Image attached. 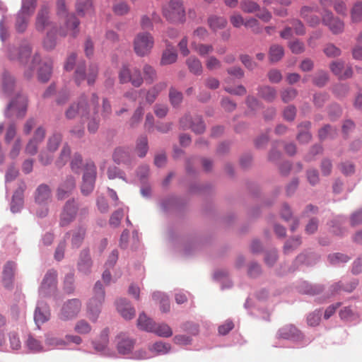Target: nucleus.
Masks as SVG:
<instances>
[{
  "instance_id": "50",
  "label": "nucleus",
  "mask_w": 362,
  "mask_h": 362,
  "mask_svg": "<svg viewBox=\"0 0 362 362\" xmlns=\"http://www.w3.org/2000/svg\"><path fill=\"white\" fill-rule=\"evenodd\" d=\"M108 329H104L100 336V343H95L94 347L97 351H103L108 344Z\"/></svg>"
},
{
  "instance_id": "20",
  "label": "nucleus",
  "mask_w": 362,
  "mask_h": 362,
  "mask_svg": "<svg viewBox=\"0 0 362 362\" xmlns=\"http://www.w3.org/2000/svg\"><path fill=\"white\" fill-rule=\"evenodd\" d=\"M31 53V48L28 44H25L19 49L13 48L9 52V58L11 60H18L21 63L27 62Z\"/></svg>"
},
{
  "instance_id": "52",
  "label": "nucleus",
  "mask_w": 362,
  "mask_h": 362,
  "mask_svg": "<svg viewBox=\"0 0 362 362\" xmlns=\"http://www.w3.org/2000/svg\"><path fill=\"white\" fill-rule=\"evenodd\" d=\"M43 46L47 50L53 49L56 46V38L54 32L50 30L47 33L46 37L43 41Z\"/></svg>"
},
{
  "instance_id": "1",
  "label": "nucleus",
  "mask_w": 362,
  "mask_h": 362,
  "mask_svg": "<svg viewBox=\"0 0 362 362\" xmlns=\"http://www.w3.org/2000/svg\"><path fill=\"white\" fill-rule=\"evenodd\" d=\"M99 98L95 93L91 94L88 100L84 95L78 99V102L73 103L65 112L68 119H74L79 115L81 117H87L88 130L90 133L94 134L98 129L100 119L98 118Z\"/></svg>"
},
{
  "instance_id": "21",
  "label": "nucleus",
  "mask_w": 362,
  "mask_h": 362,
  "mask_svg": "<svg viewBox=\"0 0 362 362\" xmlns=\"http://www.w3.org/2000/svg\"><path fill=\"white\" fill-rule=\"evenodd\" d=\"M117 310L125 320H131L135 316V310L126 299H119L116 303Z\"/></svg>"
},
{
  "instance_id": "16",
  "label": "nucleus",
  "mask_w": 362,
  "mask_h": 362,
  "mask_svg": "<svg viewBox=\"0 0 362 362\" xmlns=\"http://www.w3.org/2000/svg\"><path fill=\"white\" fill-rule=\"evenodd\" d=\"M112 158L116 163L127 166H130L134 161V158L130 151L123 147L115 148L112 154Z\"/></svg>"
},
{
  "instance_id": "51",
  "label": "nucleus",
  "mask_w": 362,
  "mask_h": 362,
  "mask_svg": "<svg viewBox=\"0 0 362 362\" xmlns=\"http://www.w3.org/2000/svg\"><path fill=\"white\" fill-rule=\"evenodd\" d=\"M144 107L140 104L139 106L134 111L132 117H131L129 120V125L132 127H136L141 120V118L144 115Z\"/></svg>"
},
{
  "instance_id": "4",
  "label": "nucleus",
  "mask_w": 362,
  "mask_h": 362,
  "mask_svg": "<svg viewBox=\"0 0 362 362\" xmlns=\"http://www.w3.org/2000/svg\"><path fill=\"white\" fill-rule=\"evenodd\" d=\"M93 292V296L88 303L87 310L88 318L95 322L99 316L101 305L105 299V291L100 282L95 283Z\"/></svg>"
},
{
  "instance_id": "55",
  "label": "nucleus",
  "mask_w": 362,
  "mask_h": 362,
  "mask_svg": "<svg viewBox=\"0 0 362 362\" xmlns=\"http://www.w3.org/2000/svg\"><path fill=\"white\" fill-rule=\"evenodd\" d=\"M14 86V79L8 74L4 73L3 76V89L5 93H9L13 90Z\"/></svg>"
},
{
  "instance_id": "33",
  "label": "nucleus",
  "mask_w": 362,
  "mask_h": 362,
  "mask_svg": "<svg viewBox=\"0 0 362 362\" xmlns=\"http://www.w3.org/2000/svg\"><path fill=\"white\" fill-rule=\"evenodd\" d=\"M52 74V64L50 62H44L40 66L38 71V80L46 83L49 81Z\"/></svg>"
},
{
  "instance_id": "39",
  "label": "nucleus",
  "mask_w": 362,
  "mask_h": 362,
  "mask_svg": "<svg viewBox=\"0 0 362 362\" xmlns=\"http://www.w3.org/2000/svg\"><path fill=\"white\" fill-rule=\"evenodd\" d=\"M153 298L155 300H159L160 303V310L163 313H167L170 310L169 299L163 293L157 291L153 293Z\"/></svg>"
},
{
  "instance_id": "29",
  "label": "nucleus",
  "mask_w": 362,
  "mask_h": 362,
  "mask_svg": "<svg viewBox=\"0 0 362 362\" xmlns=\"http://www.w3.org/2000/svg\"><path fill=\"white\" fill-rule=\"evenodd\" d=\"M192 49L199 56L204 57L213 52L214 47L210 44H203L192 40L191 43Z\"/></svg>"
},
{
  "instance_id": "6",
  "label": "nucleus",
  "mask_w": 362,
  "mask_h": 362,
  "mask_svg": "<svg viewBox=\"0 0 362 362\" xmlns=\"http://www.w3.org/2000/svg\"><path fill=\"white\" fill-rule=\"evenodd\" d=\"M154 45V40L149 33H139L134 40V49L140 57L148 55Z\"/></svg>"
},
{
  "instance_id": "15",
  "label": "nucleus",
  "mask_w": 362,
  "mask_h": 362,
  "mask_svg": "<svg viewBox=\"0 0 362 362\" xmlns=\"http://www.w3.org/2000/svg\"><path fill=\"white\" fill-rule=\"evenodd\" d=\"M322 23L324 25L328 26L331 32L334 35L339 34L344 31V22L338 18H334L329 11H325L322 15Z\"/></svg>"
},
{
  "instance_id": "64",
  "label": "nucleus",
  "mask_w": 362,
  "mask_h": 362,
  "mask_svg": "<svg viewBox=\"0 0 362 362\" xmlns=\"http://www.w3.org/2000/svg\"><path fill=\"white\" fill-rule=\"evenodd\" d=\"M208 31L204 27H199L192 33V40H204L208 37Z\"/></svg>"
},
{
  "instance_id": "62",
  "label": "nucleus",
  "mask_w": 362,
  "mask_h": 362,
  "mask_svg": "<svg viewBox=\"0 0 362 362\" xmlns=\"http://www.w3.org/2000/svg\"><path fill=\"white\" fill-rule=\"evenodd\" d=\"M29 16L19 13L16 20V29L18 32H23L27 26Z\"/></svg>"
},
{
  "instance_id": "2",
  "label": "nucleus",
  "mask_w": 362,
  "mask_h": 362,
  "mask_svg": "<svg viewBox=\"0 0 362 362\" xmlns=\"http://www.w3.org/2000/svg\"><path fill=\"white\" fill-rule=\"evenodd\" d=\"M57 13L59 17L64 18L65 19V25L59 28L58 31L59 35L62 37H66L69 35L73 37H76L79 32L78 26L80 22L74 14H69L67 13L64 0L57 1Z\"/></svg>"
},
{
  "instance_id": "37",
  "label": "nucleus",
  "mask_w": 362,
  "mask_h": 362,
  "mask_svg": "<svg viewBox=\"0 0 362 362\" xmlns=\"http://www.w3.org/2000/svg\"><path fill=\"white\" fill-rule=\"evenodd\" d=\"M284 54L283 47L278 45H273L270 47L269 56L272 62H276L279 61Z\"/></svg>"
},
{
  "instance_id": "57",
  "label": "nucleus",
  "mask_w": 362,
  "mask_h": 362,
  "mask_svg": "<svg viewBox=\"0 0 362 362\" xmlns=\"http://www.w3.org/2000/svg\"><path fill=\"white\" fill-rule=\"evenodd\" d=\"M40 62V56L37 54H35L33 57L30 64L28 66V68L24 71V76L26 78L30 79L33 76L35 66Z\"/></svg>"
},
{
  "instance_id": "12",
  "label": "nucleus",
  "mask_w": 362,
  "mask_h": 362,
  "mask_svg": "<svg viewBox=\"0 0 362 362\" xmlns=\"http://www.w3.org/2000/svg\"><path fill=\"white\" fill-rule=\"evenodd\" d=\"M78 209V206L74 199L67 201L61 214L60 226H66L71 223L75 219Z\"/></svg>"
},
{
  "instance_id": "36",
  "label": "nucleus",
  "mask_w": 362,
  "mask_h": 362,
  "mask_svg": "<svg viewBox=\"0 0 362 362\" xmlns=\"http://www.w3.org/2000/svg\"><path fill=\"white\" fill-rule=\"evenodd\" d=\"M49 311L46 307L40 308L37 306L35 309L34 319L37 325L43 324L49 320Z\"/></svg>"
},
{
  "instance_id": "10",
  "label": "nucleus",
  "mask_w": 362,
  "mask_h": 362,
  "mask_svg": "<svg viewBox=\"0 0 362 362\" xmlns=\"http://www.w3.org/2000/svg\"><path fill=\"white\" fill-rule=\"evenodd\" d=\"M98 68L95 64H90L86 71L82 65H78L75 71L74 79L77 85H79L81 81L85 79L87 80L88 85H92L95 83L98 76Z\"/></svg>"
},
{
  "instance_id": "34",
  "label": "nucleus",
  "mask_w": 362,
  "mask_h": 362,
  "mask_svg": "<svg viewBox=\"0 0 362 362\" xmlns=\"http://www.w3.org/2000/svg\"><path fill=\"white\" fill-rule=\"evenodd\" d=\"M148 150V139L146 136H141L136 141L135 151L137 155L143 158Z\"/></svg>"
},
{
  "instance_id": "58",
  "label": "nucleus",
  "mask_w": 362,
  "mask_h": 362,
  "mask_svg": "<svg viewBox=\"0 0 362 362\" xmlns=\"http://www.w3.org/2000/svg\"><path fill=\"white\" fill-rule=\"evenodd\" d=\"M291 24L294 32L298 35H303L305 33V28L303 23L298 19H291L288 21Z\"/></svg>"
},
{
  "instance_id": "40",
  "label": "nucleus",
  "mask_w": 362,
  "mask_h": 362,
  "mask_svg": "<svg viewBox=\"0 0 362 362\" xmlns=\"http://www.w3.org/2000/svg\"><path fill=\"white\" fill-rule=\"evenodd\" d=\"M351 18L353 23L362 21V1L355 3L351 10Z\"/></svg>"
},
{
  "instance_id": "43",
  "label": "nucleus",
  "mask_w": 362,
  "mask_h": 362,
  "mask_svg": "<svg viewBox=\"0 0 362 362\" xmlns=\"http://www.w3.org/2000/svg\"><path fill=\"white\" fill-rule=\"evenodd\" d=\"M240 8L245 13H252L259 10V6L251 0H244L240 2Z\"/></svg>"
},
{
  "instance_id": "11",
  "label": "nucleus",
  "mask_w": 362,
  "mask_h": 362,
  "mask_svg": "<svg viewBox=\"0 0 362 362\" xmlns=\"http://www.w3.org/2000/svg\"><path fill=\"white\" fill-rule=\"evenodd\" d=\"M57 272L54 270H49L42 282L39 292L43 296L54 293L57 288Z\"/></svg>"
},
{
  "instance_id": "54",
  "label": "nucleus",
  "mask_w": 362,
  "mask_h": 362,
  "mask_svg": "<svg viewBox=\"0 0 362 362\" xmlns=\"http://www.w3.org/2000/svg\"><path fill=\"white\" fill-rule=\"evenodd\" d=\"M28 348L34 352H39L43 351V347L37 339L33 338L32 336H29L26 341Z\"/></svg>"
},
{
  "instance_id": "48",
  "label": "nucleus",
  "mask_w": 362,
  "mask_h": 362,
  "mask_svg": "<svg viewBox=\"0 0 362 362\" xmlns=\"http://www.w3.org/2000/svg\"><path fill=\"white\" fill-rule=\"evenodd\" d=\"M144 79L147 83H152L157 78L156 70L150 65L146 64L143 68Z\"/></svg>"
},
{
  "instance_id": "56",
  "label": "nucleus",
  "mask_w": 362,
  "mask_h": 362,
  "mask_svg": "<svg viewBox=\"0 0 362 362\" xmlns=\"http://www.w3.org/2000/svg\"><path fill=\"white\" fill-rule=\"evenodd\" d=\"M329 68L331 71L339 78L342 76V71L344 68V62L341 60L332 62Z\"/></svg>"
},
{
  "instance_id": "53",
  "label": "nucleus",
  "mask_w": 362,
  "mask_h": 362,
  "mask_svg": "<svg viewBox=\"0 0 362 362\" xmlns=\"http://www.w3.org/2000/svg\"><path fill=\"white\" fill-rule=\"evenodd\" d=\"M69 238V234L66 233L63 241L60 242L55 250L54 258L57 261H60L64 258V250L66 247V240Z\"/></svg>"
},
{
  "instance_id": "41",
  "label": "nucleus",
  "mask_w": 362,
  "mask_h": 362,
  "mask_svg": "<svg viewBox=\"0 0 362 362\" xmlns=\"http://www.w3.org/2000/svg\"><path fill=\"white\" fill-rule=\"evenodd\" d=\"M322 287L321 286H313L307 282H303L300 288V292L309 294V295H315L320 293L322 291Z\"/></svg>"
},
{
  "instance_id": "24",
  "label": "nucleus",
  "mask_w": 362,
  "mask_h": 362,
  "mask_svg": "<svg viewBox=\"0 0 362 362\" xmlns=\"http://www.w3.org/2000/svg\"><path fill=\"white\" fill-rule=\"evenodd\" d=\"M168 86V83L165 81H160L146 92V102L151 105L156 100L158 95L164 90Z\"/></svg>"
},
{
  "instance_id": "22",
  "label": "nucleus",
  "mask_w": 362,
  "mask_h": 362,
  "mask_svg": "<svg viewBox=\"0 0 362 362\" xmlns=\"http://www.w3.org/2000/svg\"><path fill=\"white\" fill-rule=\"evenodd\" d=\"M91 267L92 260L89 252L87 250H83L78 262V270L83 274H88L90 272Z\"/></svg>"
},
{
  "instance_id": "13",
  "label": "nucleus",
  "mask_w": 362,
  "mask_h": 362,
  "mask_svg": "<svg viewBox=\"0 0 362 362\" xmlns=\"http://www.w3.org/2000/svg\"><path fill=\"white\" fill-rule=\"evenodd\" d=\"M27 97L23 94L17 95L16 98L13 100L7 107V112H13L17 117H23L27 110Z\"/></svg>"
},
{
  "instance_id": "31",
  "label": "nucleus",
  "mask_w": 362,
  "mask_h": 362,
  "mask_svg": "<svg viewBox=\"0 0 362 362\" xmlns=\"http://www.w3.org/2000/svg\"><path fill=\"white\" fill-rule=\"evenodd\" d=\"M186 64L189 71L194 75L199 76L203 71V67L200 60L196 57H190L187 61Z\"/></svg>"
},
{
  "instance_id": "63",
  "label": "nucleus",
  "mask_w": 362,
  "mask_h": 362,
  "mask_svg": "<svg viewBox=\"0 0 362 362\" xmlns=\"http://www.w3.org/2000/svg\"><path fill=\"white\" fill-rule=\"evenodd\" d=\"M74 274L73 272L67 274L64 279V290L68 293H71L74 291Z\"/></svg>"
},
{
  "instance_id": "32",
  "label": "nucleus",
  "mask_w": 362,
  "mask_h": 362,
  "mask_svg": "<svg viewBox=\"0 0 362 362\" xmlns=\"http://www.w3.org/2000/svg\"><path fill=\"white\" fill-rule=\"evenodd\" d=\"M258 95L264 100L272 102L276 97V91L272 87L264 86L258 88Z\"/></svg>"
},
{
  "instance_id": "18",
  "label": "nucleus",
  "mask_w": 362,
  "mask_h": 362,
  "mask_svg": "<svg viewBox=\"0 0 362 362\" xmlns=\"http://www.w3.org/2000/svg\"><path fill=\"white\" fill-rule=\"evenodd\" d=\"M135 341L124 333L117 337V348L119 354L125 355L129 354L134 348Z\"/></svg>"
},
{
  "instance_id": "3",
  "label": "nucleus",
  "mask_w": 362,
  "mask_h": 362,
  "mask_svg": "<svg viewBox=\"0 0 362 362\" xmlns=\"http://www.w3.org/2000/svg\"><path fill=\"white\" fill-rule=\"evenodd\" d=\"M137 327L141 330L153 332L162 337H169L173 334V331L168 325H156L153 320L148 317L144 313L139 315L137 320Z\"/></svg>"
},
{
  "instance_id": "38",
  "label": "nucleus",
  "mask_w": 362,
  "mask_h": 362,
  "mask_svg": "<svg viewBox=\"0 0 362 362\" xmlns=\"http://www.w3.org/2000/svg\"><path fill=\"white\" fill-rule=\"evenodd\" d=\"M310 126L309 122H305L299 126V133L298 134V139L300 142H308L311 139L310 134L307 131Z\"/></svg>"
},
{
  "instance_id": "44",
  "label": "nucleus",
  "mask_w": 362,
  "mask_h": 362,
  "mask_svg": "<svg viewBox=\"0 0 362 362\" xmlns=\"http://www.w3.org/2000/svg\"><path fill=\"white\" fill-rule=\"evenodd\" d=\"M177 57L176 52L173 49L168 48L163 54L161 64L164 65L170 64L176 61Z\"/></svg>"
},
{
  "instance_id": "60",
  "label": "nucleus",
  "mask_w": 362,
  "mask_h": 362,
  "mask_svg": "<svg viewBox=\"0 0 362 362\" xmlns=\"http://www.w3.org/2000/svg\"><path fill=\"white\" fill-rule=\"evenodd\" d=\"M124 216V212L122 209H117L114 211L110 218V224L114 227H117L119 225L121 220Z\"/></svg>"
},
{
  "instance_id": "26",
  "label": "nucleus",
  "mask_w": 362,
  "mask_h": 362,
  "mask_svg": "<svg viewBox=\"0 0 362 362\" xmlns=\"http://www.w3.org/2000/svg\"><path fill=\"white\" fill-rule=\"evenodd\" d=\"M69 234V236L71 235V246L73 248H78L82 244L85 235H86V228L83 227H78V228L72 230Z\"/></svg>"
},
{
  "instance_id": "46",
  "label": "nucleus",
  "mask_w": 362,
  "mask_h": 362,
  "mask_svg": "<svg viewBox=\"0 0 362 362\" xmlns=\"http://www.w3.org/2000/svg\"><path fill=\"white\" fill-rule=\"evenodd\" d=\"M91 330V326L85 320H78L74 326V331L80 334H88Z\"/></svg>"
},
{
  "instance_id": "59",
  "label": "nucleus",
  "mask_w": 362,
  "mask_h": 362,
  "mask_svg": "<svg viewBox=\"0 0 362 362\" xmlns=\"http://www.w3.org/2000/svg\"><path fill=\"white\" fill-rule=\"evenodd\" d=\"M288 47L294 54H300L305 51L304 43L298 40L290 42Z\"/></svg>"
},
{
  "instance_id": "30",
  "label": "nucleus",
  "mask_w": 362,
  "mask_h": 362,
  "mask_svg": "<svg viewBox=\"0 0 362 362\" xmlns=\"http://www.w3.org/2000/svg\"><path fill=\"white\" fill-rule=\"evenodd\" d=\"M76 12L81 16L93 13V3L91 0H78L76 5Z\"/></svg>"
},
{
  "instance_id": "17",
  "label": "nucleus",
  "mask_w": 362,
  "mask_h": 362,
  "mask_svg": "<svg viewBox=\"0 0 362 362\" xmlns=\"http://www.w3.org/2000/svg\"><path fill=\"white\" fill-rule=\"evenodd\" d=\"M279 337L284 339L301 341L303 339L302 332L293 325H287L279 330Z\"/></svg>"
},
{
  "instance_id": "14",
  "label": "nucleus",
  "mask_w": 362,
  "mask_h": 362,
  "mask_svg": "<svg viewBox=\"0 0 362 362\" xmlns=\"http://www.w3.org/2000/svg\"><path fill=\"white\" fill-rule=\"evenodd\" d=\"M180 124L182 129L191 128L197 134H202L205 130L204 122L199 117H196L192 119L189 115H186L180 119Z\"/></svg>"
},
{
  "instance_id": "25",
  "label": "nucleus",
  "mask_w": 362,
  "mask_h": 362,
  "mask_svg": "<svg viewBox=\"0 0 362 362\" xmlns=\"http://www.w3.org/2000/svg\"><path fill=\"white\" fill-rule=\"evenodd\" d=\"M49 8L47 6H42L39 11L36 18V29L38 31H43L49 24Z\"/></svg>"
},
{
  "instance_id": "45",
  "label": "nucleus",
  "mask_w": 362,
  "mask_h": 362,
  "mask_svg": "<svg viewBox=\"0 0 362 362\" xmlns=\"http://www.w3.org/2000/svg\"><path fill=\"white\" fill-rule=\"evenodd\" d=\"M36 1L37 0H23L22 8L20 13L30 17L35 11Z\"/></svg>"
},
{
  "instance_id": "9",
  "label": "nucleus",
  "mask_w": 362,
  "mask_h": 362,
  "mask_svg": "<svg viewBox=\"0 0 362 362\" xmlns=\"http://www.w3.org/2000/svg\"><path fill=\"white\" fill-rule=\"evenodd\" d=\"M119 78L122 83L131 82L134 87H140L144 82L141 71L137 68L129 69L123 66L119 71Z\"/></svg>"
},
{
  "instance_id": "28",
  "label": "nucleus",
  "mask_w": 362,
  "mask_h": 362,
  "mask_svg": "<svg viewBox=\"0 0 362 362\" xmlns=\"http://www.w3.org/2000/svg\"><path fill=\"white\" fill-rule=\"evenodd\" d=\"M51 198V190L47 185L42 184L36 189L35 201L39 204L46 203Z\"/></svg>"
},
{
  "instance_id": "49",
  "label": "nucleus",
  "mask_w": 362,
  "mask_h": 362,
  "mask_svg": "<svg viewBox=\"0 0 362 362\" xmlns=\"http://www.w3.org/2000/svg\"><path fill=\"white\" fill-rule=\"evenodd\" d=\"M323 52L329 58H335L341 55V49L332 43H328L325 45Z\"/></svg>"
},
{
  "instance_id": "8",
  "label": "nucleus",
  "mask_w": 362,
  "mask_h": 362,
  "mask_svg": "<svg viewBox=\"0 0 362 362\" xmlns=\"http://www.w3.org/2000/svg\"><path fill=\"white\" fill-rule=\"evenodd\" d=\"M81 309V302L78 298H73L65 302L59 313L62 320H69L76 317Z\"/></svg>"
},
{
  "instance_id": "27",
  "label": "nucleus",
  "mask_w": 362,
  "mask_h": 362,
  "mask_svg": "<svg viewBox=\"0 0 362 362\" xmlns=\"http://www.w3.org/2000/svg\"><path fill=\"white\" fill-rule=\"evenodd\" d=\"M25 189V185L24 183H22V185L19 187V189L15 192L13 196L11 209L13 213L18 212L19 211V209L23 205V193Z\"/></svg>"
},
{
  "instance_id": "35",
  "label": "nucleus",
  "mask_w": 362,
  "mask_h": 362,
  "mask_svg": "<svg viewBox=\"0 0 362 362\" xmlns=\"http://www.w3.org/2000/svg\"><path fill=\"white\" fill-rule=\"evenodd\" d=\"M208 24L212 30H216L225 28L227 21L223 17L211 16L208 19Z\"/></svg>"
},
{
  "instance_id": "7",
  "label": "nucleus",
  "mask_w": 362,
  "mask_h": 362,
  "mask_svg": "<svg viewBox=\"0 0 362 362\" xmlns=\"http://www.w3.org/2000/svg\"><path fill=\"white\" fill-rule=\"evenodd\" d=\"M96 178V167L91 162H87L85 166L81 185V192L83 195H88L94 189Z\"/></svg>"
},
{
  "instance_id": "47",
  "label": "nucleus",
  "mask_w": 362,
  "mask_h": 362,
  "mask_svg": "<svg viewBox=\"0 0 362 362\" xmlns=\"http://www.w3.org/2000/svg\"><path fill=\"white\" fill-rule=\"evenodd\" d=\"M62 136L59 133L53 134L48 140L47 148L49 151H55L62 141Z\"/></svg>"
},
{
  "instance_id": "19",
  "label": "nucleus",
  "mask_w": 362,
  "mask_h": 362,
  "mask_svg": "<svg viewBox=\"0 0 362 362\" xmlns=\"http://www.w3.org/2000/svg\"><path fill=\"white\" fill-rule=\"evenodd\" d=\"M15 269L16 264L13 262H8L4 267L2 284L7 289H11L13 287Z\"/></svg>"
},
{
  "instance_id": "23",
  "label": "nucleus",
  "mask_w": 362,
  "mask_h": 362,
  "mask_svg": "<svg viewBox=\"0 0 362 362\" xmlns=\"http://www.w3.org/2000/svg\"><path fill=\"white\" fill-rule=\"evenodd\" d=\"M76 182L73 177H68L63 182L57 189V197L59 199H64L69 195L72 190L75 188Z\"/></svg>"
},
{
  "instance_id": "5",
  "label": "nucleus",
  "mask_w": 362,
  "mask_h": 362,
  "mask_svg": "<svg viewBox=\"0 0 362 362\" xmlns=\"http://www.w3.org/2000/svg\"><path fill=\"white\" fill-rule=\"evenodd\" d=\"M163 14L170 22H183L185 18V11L182 0L169 1L163 8Z\"/></svg>"
},
{
  "instance_id": "61",
  "label": "nucleus",
  "mask_w": 362,
  "mask_h": 362,
  "mask_svg": "<svg viewBox=\"0 0 362 362\" xmlns=\"http://www.w3.org/2000/svg\"><path fill=\"white\" fill-rule=\"evenodd\" d=\"M328 81V74L327 72L323 71H317L313 79V82L318 86H323Z\"/></svg>"
},
{
  "instance_id": "42",
  "label": "nucleus",
  "mask_w": 362,
  "mask_h": 362,
  "mask_svg": "<svg viewBox=\"0 0 362 362\" xmlns=\"http://www.w3.org/2000/svg\"><path fill=\"white\" fill-rule=\"evenodd\" d=\"M182 93L173 87L169 90V99L173 107H177L182 101Z\"/></svg>"
}]
</instances>
